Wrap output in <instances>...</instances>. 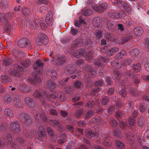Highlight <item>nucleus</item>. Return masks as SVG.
Here are the masks:
<instances>
[{"label": "nucleus", "instance_id": "dca6fc26", "mask_svg": "<svg viewBox=\"0 0 149 149\" xmlns=\"http://www.w3.org/2000/svg\"><path fill=\"white\" fill-rule=\"evenodd\" d=\"M28 43V40L25 38H23L19 41L17 45L19 47L22 48L27 45Z\"/></svg>", "mask_w": 149, "mask_h": 149}, {"label": "nucleus", "instance_id": "f03ea898", "mask_svg": "<svg viewBox=\"0 0 149 149\" xmlns=\"http://www.w3.org/2000/svg\"><path fill=\"white\" fill-rule=\"evenodd\" d=\"M4 136L7 139L9 143H7L5 139L3 137H0V148L1 149L4 148L7 144L10 143L13 141L12 134L6 132L4 135Z\"/></svg>", "mask_w": 149, "mask_h": 149}, {"label": "nucleus", "instance_id": "ddd939ff", "mask_svg": "<svg viewBox=\"0 0 149 149\" xmlns=\"http://www.w3.org/2000/svg\"><path fill=\"white\" fill-rule=\"evenodd\" d=\"M86 136L89 138L90 137L97 138L99 136V134L97 132H93L90 129H88L86 130Z\"/></svg>", "mask_w": 149, "mask_h": 149}, {"label": "nucleus", "instance_id": "a19ab883", "mask_svg": "<svg viewBox=\"0 0 149 149\" xmlns=\"http://www.w3.org/2000/svg\"><path fill=\"white\" fill-rule=\"evenodd\" d=\"M145 120L142 117H140L138 118L137 120V124L138 125L141 127L144 124Z\"/></svg>", "mask_w": 149, "mask_h": 149}, {"label": "nucleus", "instance_id": "f257e3e1", "mask_svg": "<svg viewBox=\"0 0 149 149\" xmlns=\"http://www.w3.org/2000/svg\"><path fill=\"white\" fill-rule=\"evenodd\" d=\"M83 41L82 39L79 38L75 40L74 43L71 45L69 52L76 58L84 56L85 52L83 50L81 49L74 52L77 47H79L83 45Z\"/></svg>", "mask_w": 149, "mask_h": 149}, {"label": "nucleus", "instance_id": "774afa93", "mask_svg": "<svg viewBox=\"0 0 149 149\" xmlns=\"http://www.w3.org/2000/svg\"><path fill=\"white\" fill-rule=\"evenodd\" d=\"M95 104V102L93 101H90L88 102L86 105V106L87 107L91 109L94 106Z\"/></svg>", "mask_w": 149, "mask_h": 149}, {"label": "nucleus", "instance_id": "412c9836", "mask_svg": "<svg viewBox=\"0 0 149 149\" xmlns=\"http://www.w3.org/2000/svg\"><path fill=\"white\" fill-rule=\"evenodd\" d=\"M24 100L26 103L30 107L33 108L34 107L35 103L32 99L29 97H26Z\"/></svg>", "mask_w": 149, "mask_h": 149}, {"label": "nucleus", "instance_id": "f8f14e48", "mask_svg": "<svg viewBox=\"0 0 149 149\" xmlns=\"http://www.w3.org/2000/svg\"><path fill=\"white\" fill-rule=\"evenodd\" d=\"M101 139L104 140L102 143L105 146L109 147L111 145V142L109 138V137L106 134L102 135Z\"/></svg>", "mask_w": 149, "mask_h": 149}, {"label": "nucleus", "instance_id": "bf43d9fd", "mask_svg": "<svg viewBox=\"0 0 149 149\" xmlns=\"http://www.w3.org/2000/svg\"><path fill=\"white\" fill-rule=\"evenodd\" d=\"M132 38V35L131 34L126 35L123 37V40L125 42H126L131 40Z\"/></svg>", "mask_w": 149, "mask_h": 149}, {"label": "nucleus", "instance_id": "0eeeda50", "mask_svg": "<svg viewBox=\"0 0 149 149\" xmlns=\"http://www.w3.org/2000/svg\"><path fill=\"white\" fill-rule=\"evenodd\" d=\"M43 63L42 61L38 59L36 62V64L33 66L34 69L39 74H41L42 72Z\"/></svg>", "mask_w": 149, "mask_h": 149}, {"label": "nucleus", "instance_id": "4468645a", "mask_svg": "<svg viewBox=\"0 0 149 149\" xmlns=\"http://www.w3.org/2000/svg\"><path fill=\"white\" fill-rule=\"evenodd\" d=\"M67 61V57L63 55H58L57 56L56 59V62L58 64L60 65L65 63H66Z\"/></svg>", "mask_w": 149, "mask_h": 149}, {"label": "nucleus", "instance_id": "393cba45", "mask_svg": "<svg viewBox=\"0 0 149 149\" xmlns=\"http://www.w3.org/2000/svg\"><path fill=\"white\" fill-rule=\"evenodd\" d=\"M44 96L46 97L49 101H52V99H54L56 97V95H54L51 93H47L46 91L43 92Z\"/></svg>", "mask_w": 149, "mask_h": 149}, {"label": "nucleus", "instance_id": "a211bd4d", "mask_svg": "<svg viewBox=\"0 0 149 149\" xmlns=\"http://www.w3.org/2000/svg\"><path fill=\"white\" fill-rule=\"evenodd\" d=\"M45 85V88L48 89L51 91H52L53 89L56 88L55 84L51 81L47 82Z\"/></svg>", "mask_w": 149, "mask_h": 149}, {"label": "nucleus", "instance_id": "6e6552de", "mask_svg": "<svg viewBox=\"0 0 149 149\" xmlns=\"http://www.w3.org/2000/svg\"><path fill=\"white\" fill-rule=\"evenodd\" d=\"M76 69L75 65L70 63L67 65L64 68V72L67 75H70L73 73Z\"/></svg>", "mask_w": 149, "mask_h": 149}, {"label": "nucleus", "instance_id": "a18cd8bd", "mask_svg": "<svg viewBox=\"0 0 149 149\" xmlns=\"http://www.w3.org/2000/svg\"><path fill=\"white\" fill-rule=\"evenodd\" d=\"M66 137V136L64 134H61L60 136V139L58 140V143L60 144L63 143L65 141Z\"/></svg>", "mask_w": 149, "mask_h": 149}, {"label": "nucleus", "instance_id": "7c9ffc66", "mask_svg": "<svg viewBox=\"0 0 149 149\" xmlns=\"http://www.w3.org/2000/svg\"><path fill=\"white\" fill-rule=\"evenodd\" d=\"M12 60L9 58H6L2 61L3 65L5 66H9L12 64Z\"/></svg>", "mask_w": 149, "mask_h": 149}, {"label": "nucleus", "instance_id": "69168bd1", "mask_svg": "<svg viewBox=\"0 0 149 149\" xmlns=\"http://www.w3.org/2000/svg\"><path fill=\"white\" fill-rule=\"evenodd\" d=\"M0 6L6 8L8 6L7 0H1L0 2Z\"/></svg>", "mask_w": 149, "mask_h": 149}, {"label": "nucleus", "instance_id": "cd10ccee", "mask_svg": "<svg viewBox=\"0 0 149 149\" xmlns=\"http://www.w3.org/2000/svg\"><path fill=\"white\" fill-rule=\"evenodd\" d=\"M86 22L84 20L82 19L81 16L79 17V20H76L75 21L74 24L76 27H80L81 24H84Z\"/></svg>", "mask_w": 149, "mask_h": 149}, {"label": "nucleus", "instance_id": "864d4df0", "mask_svg": "<svg viewBox=\"0 0 149 149\" xmlns=\"http://www.w3.org/2000/svg\"><path fill=\"white\" fill-rule=\"evenodd\" d=\"M119 48L118 47H113L111 49H110V51L109 52H108V55L111 56L113 55L116 52H117L119 51Z\"/></svg>", "mask_w": 149, "mask_h": 149}, {"label": "nucleus", "instance_id": "39448f33", "mask_svg": "<svg viewBox=\"0 0 149 149\" xmlns=\"http://www.w3.org/2000/svg\"><path fill=\"white\" fill-rule=\"evenodd\" d=\"M9 124L11 130L13 132L17 133L20 131L21 129L20 127L19 123L18 121L10 122Z\"/></svg>", "mask_w": 149, "mask_h": 149}, {"label": "nucleus", "instance_id": "49530a36", "mask_svg": "<svg viewBox=\"0 0 149 149\" xmlns=\"http://www.w3.org/2000/svg\"><path fill=\"white\" fill-rule=\"evenodd\" d=\"M140 74H136V76H135V77L133 78H134V79L133 80L134 83L137 86L138 85V84L140 82Z\"/></svg>", "mask_w": 149, "mask_h": 149}, {"label": "nucleus", "instance_id": "79ce46f5", "mask_svg": "<svg viewBox=\"0 0 149 149\" xmlns=\"http://www.w3.org/2000/svg\"><path fill=\"white\" fill-rule=\"evenodd\" d=\"M124 9L128 13H131V8L130 6L126 2H123V3Z\"/></svg>", "mask_w": 149, "mask_h": 149}, {"label": "nucleus", "instance_id": "e2e57ef3", "mask_svg": "<svg viewBox=\"0 0 149 149\" xmlns=\"http://www.w3.org/2000/svg\"><path fill=\"white\" fill-rule=\"evenodd\" d=\"M12 100V98L10 96L8 95H6L4 97V100L7 103H10Z\"/></svg>", "mask_w": 149, "mask_h": 149}, {"label": "nucleus", "instance_id": "72a5a7b5", "mask_svg": "<svg viewBox=\"0 0 149 149\" xmlns=\"http://www.w3.org/2000/svg\"><path fill=\"white\" fill-rule=\"evenodd\" d=\"M4 113L8 117H13V111L9 108L6 109H5Z\"/></svg>", "mask_w": 149, "mask_h": 149}, {"label": "nucleus", "instance_id": "8fccbe9b", "mask_svg": "<svg viewBox=\"0 0 149 149\" xmlns=\"http://www.w3.org/2000/svg\"><path fill=\"white\" fill-rule=\"evenodd\" d=\"M11 27L10 23L8 22H6L4 30L8 33H9L10 31Z\"/></svg>", "mask_w": 149, "mask_h": 149}, {"label": "nucleus", "instance_id": "9b49d317", "mask_svg": "<svg viewBox=\"0 0 149 149\" xmlns=\"http://www.w3.org/2000/svg\"><path fill=\"white\" fill-rule=\"evenodd\" d=\"M136 74L131 70H126L124 72L123 75L125 78L128 79L134 77Z\"/></svg>", "mask_w": 149, "mask_h": 149}, {"label": "nucleus", "instance_id": "c9c22d12", "mask_svg": "<svg viewBox=\"0 0 149 149\" xmlns=\"http://www.w3.org/2000/svg\"><path fill=\"white\" fill-rule=\"evenodd\" d=\"M103 34V32L100 30L96 31L94 33V36L97 39L102 38Z\"/></svg>", "mask_w": 149, "mask_h": 149}, {"label": "nucleus", "instance_id": "09e8293b", "mask_svg": "<svg viewBox=\"0 0 149 149\" xmlns=\"http://www.w3.org/2000/svg\"><path fill=\"white\" fill-rule=\"evenodd\" d=\"M94 114V112L92 110L88 111L86 114L85 118L86 119H88L92 117Z\"/></svg>", "mask_w": 149, "mask_h": 149}, {"label": "nucleus", "instance_id": "0e129e2a", "mask_svg": "<svg viewBox=\"0 0 149 149\" xmlns=\"http://www.w3.org/2000/svg\"><path fill=\"white\" fill-rule=\"evenodd\" d=\"M38 116H39V117L41 119H42L43 121L46 122L47 121V118L46 117V115L43 112H42L41 113L40 115Z\"/></svg>", "mask_w": 149, "mask_h": 149}, {"label": "nucleus", "instance_id": "052dcab7", "mask_svg": "<svg viewBox=\"0 0 149 149\" xmlns=\"http://www.w3.org/2000/svg\"><path fill=\"white\" fill-rule=\"evenodd\" d=\"M83 110L81 109H79L78 111L74 113L75 116L77 118L80 117L82 114Z\"/></svg>", "mask_w": 149, "mask_h": 149}, {"label": "nucleus", "instance_id": "2f4dec72", "mask_svg": "<svg viewBox=\"0 0 149 149\" xmlns=\"http://www.w3.org/2000/svg\"><path fill=\"white\" fill-rule=\"evenodd\" d=\"M21 11L22 13L26 17H29V16L30 15V11L28 8H22Z\"/></svg>", "mask_w": 149, "mask_h": 149}, {"label": "nucleus", "instance_id": "603ef678", "mask_svg": "<svg viewBox=\"0 0 149 149\" xmlns=\"http://www.w3.org/2000/svg\"><path fill=\"white\" fill-rule=\"evenodd\" d=\"M124 116V112L120 111H118L115 114V116L118 119L121 118Z\"/></svg>", "mask_w": 149, "mask_h": 149}, {"label": "nucleus", "instance_id": "5fc2aeb1", "mask_svg": "<svg viewBox=\"0 0 149 149\" xmlns=\"http://www.w3.org/2000/svg\"><path fill=\"white\" fill-rule=\"evenodd\" d=\"M104 82L102 79H100L96 81L95 84V85L98 87H100L104 84Z\"/></svg>", "mask_w": 149, "mask_h": 149}, {"label": "nucleus", "instance_id": "a878e982", "mask_svg": "<svg viewBox=\"0 0 149 149\" xmlns=\"http://www.w3.org/2000/svg\"><path fill=\"white\" fill-rule=\"evenodd\" d=\"M105 38L108 41H113L115 39V35L114 34L110 33H106Z\"/></svg>", "mask_w": 149, "mask_h": 149}, {"label": "nucleus", "instance_id": "aec40b11", "mask_svg": "<svg viewBox=\"0 0 149 149\" xmlns=\"http://www.w3.org/2000/svg\"><path fill=\"white\" fill-rule=\"evenodd\" d=\"M127 141L131 144L133 145L134 140L133 134L131 132H128L127 134Z\"/></svg>", "mask_w": 149, "mask_h": 149}, {"label": "nucleus", "instance_id": "4c0bfd02", "mask_svg": "<svg viewBox=\"0 0 149 149\" xmlns=\"http://www.w3.org/2000/svg\"><path fill=\"white\" fill-rule=\"evenodd\" d=\"M130 93L132 96H139L140 95V94L137 90L133 88H132L130 90Z\"/></svg>", "mask_w": 149, "mask_h": 149}, {"label": "nucleus", "instance_id": "37998d69", "mask_svg": "<svg viewBox=\"0 0 149 149\" xmlns=\"http://www.w3.org/2000/svg\"><path fill=\"white\" fill-rule=\"evenodd\" d=\"M21 63L23 66L27 67L30 65L31 61L28 59H25L21 62Z\"/></svg>", "mask_w": 149, "mask_h": 149}, {"label": "nucleus", "instance_id": "4d7b16f0", "mask_svg": "<svg viewBox=\"0 0 149 149\" xmlns=\"http://www.w3.org/2000/svg\"><path fill=\"white\" fill-rule=\"evenodd\" d=\"M139 111L141 112H144L146 109L145 104L143 103H140L139 105Z\"/></svg>", "mask_w": 149, "mask_h": 149}, {"label": "nucleus", "instance_id": "9d476101", "mask_svg": "<svg viewBox=\"0 0 149 149\" xmlns=\"http://www.w3.org/2000/svg\"><path fill=\"white\" fill-rule=\"evenodd\" d=\"M108 7V5L104 3L99 5L98 6H93V8L95 11L102 13L105 11Z\"/></svg>", "mask_w": 149, "mask_h": 149}, {"label": "nucleus", "instance_id": "3c124183", "mask_svg": "<svg viewBox=\"0 0 149 149\" xmlns=\"http://www.w3.org/2000/svg\"><path fill=\"white\" fill-rule=\"evenodd\" d=\"M39 132L40 135L42 137L44 138L45 137V130L44 128L42 126L39 127Z\"/></svg>", "mask_w": 149, "mask_h": 149}, {"label": "nucleus", "instance_id": "20e7f679", "mask_svg": "<svg viewBox=\"0 0 149 149\" xmlns=\"http://www.w3.org/2000/svg\"><path fill=\"white\" fill-rule=\"evenodd\" d=\"M15 68L16 67L17 70L20 71H17V70L15 69L14 70H10L8 71V73L12 76H17L19 77L21 76V74L20 72L22 71L23 68L19 66L17 64L14 65Z\"/></svg>", "mask_w": 149, "mask_h": 149}, {"label": "nucleus", "instance_id": "4be33fe9", "mask_svg": "<svg viewBox=\"0 0 149 149\" xmlns=\"http://www.w3.org/2000/svg\"><path fill=\"white\" fill-rule=\"evenodd\" d=\"M136 123L135 119L133 118L132 117H129L126 121V124L128 126H133Z\"/></svg>", "mask_w": 149, "mask_h": 149}, {"label": "nucleus", "instance_id": "f704fd0d", "mask_svg": "<svg viewBox=\"0 0 149 149\" xmlns=\"http://www.w3.org/2000/svg\"><path fill=\"white\" fill-rule=\"evenodd\" d=\"M50 123L51 125L54 127H57L59 128H61V125L56 120H52Z\"/></svg>", "mask_w": 149, "mask_h": 149}, {"label": "nucleus", "instance_id": "338daca9", "mask_svg": "<svg viewBox=\"0 0 149 149\" xmlns=\"http://www.w3.org/2000/svg\"><path fill=\"white\" fill-rule=\"evenodd\" d=\"M110 124L113 127H116L118 125L117 122L114 118H112L110 119Z\"/></svg>", "mask_w": 149, "mask_h": 149}, {"label": "nucleus", "instance_id": "1a4fd4ad", "mask_svg": "<svg viewBox=\"0 0 149 149\" xmlns=\"http://www.w3.org/2000/svg\"><path fill=\"white\" fill-rule=\"evenodd\" d=\"M30 81L33 85H35L37 83L38 85L41 82V79L38 75L34 72L32 73Z\"/></svg>", "mask_w": 149, "mask_h": 149}, {"label": "nucleus", "instance_id": "7ed1b4c3", "mask_svg": "<svg viewBox=\"0 0 149 149\" xmlns=\"http://www.w3.org/2000/svg\"><path fill=\"white\" fill-rule=\"evenodd\" d=\"M40 37L36 38L35 39V42L38 45L40 46L42 44H47L48 42L47 36L45 35L39 33Z\"/></svg>", "mask_w": 149, "mask_h": 149}, {"label": "nucleus", "instance_id": "c85d7f7f", "mask_svg": "<svg viewBox=\"0 0 149 149\" xmlns=\"http://www.w3.org/2000/svg\"><path fill=\"white\" fill-rule=\"evenodd\" d=\"M143 32L142 29L141 27H137L134 29V33L137 36H141Z\"/></svg>", "mask_w": 149, "mask_h": 149}, {"label": "nucleus", "instance_id": "de8ad7c7", "mask_svg": "<svg viewBox=\"0 0 149 149\" xmlns=\"http://www.w3.org/2000/svg\"><path fill=\"white\" fill-rule=\"evenodd\" d=\"M139 51L137 49H134L131 50V55L134 58L136 57L139 54Z\"/></svg>", "mask_w": 149, "mask_h": 149}, {"label": "nucleus", "instance_id": "5701e85b", "mask_svg": "<svg viewBox=\"0 0 149 149\" xmlns=\"http://www.w3.org/2000/svg\"><path fill=\"white\" fill-rule=\"evenodd\" d=\"M56 98L60 101H63L65 100V95L64 93L62 92L58 91L56 94Z\"/></svg>", "mask_w": 149, "mask_h": 149}, {"label": "nucleus", "instance_id": "473e14b6", "mask_svg": "<svg viewBox=\"0 0 149 149\" xmlns=\"http://www.w3.org/2000/svg\"><path fill=\"white\" fill-rule=\"evenodd\" d=\"M83 82L82 81H76L74 84V86L77 88H79L83 86Z\"/></svg>", "mask_w": 149, "mask_h": 149}, {"label": "nucleus", "instance_id": "ea45409f", "mask_svg": "<svg viewBox=\"0 0 149 149\" xmlns=\"http://www.w3.org/2000/svg\"><path fill=\"white\" fill-rule=\"evenodd\" d=\"M107 26L109 30L112 31L114 30V27L113 26V22L111 21H109L107 22Z\"/></svg>", "mask_w": 149, "mask_h": 149}, {"label": "nucleus", "instance_id": "680f3d73", "mask_svg": "<svg viewBox=\"0 0 149 149\" xmlns=\"http://www.w3.org/2000/svg\"><path fill=\"white\" fill-rule=\"evenodd\" d=\"M17 141L22 146L24 147L25 146L26 142L22 138L18 137L17 139Z\"/></svg>", "mask_w": 149, "mask_h": 149}, {"label": "nucleus", "instance_id": "423d86ee", "mask_svg": "<svg viewBox=\"0 0 149 149\" xmlns=\"http://www.w3.org/2000/svg\"><path fill=\"white\" fill-rule=\"evenodd\" d=\"M19 118L22 123L26 125H29L32 122L31 117L27 114H20Z\"/></svg>", "mask_w": 149, "mask_h": 149}, {"label": "nucleus", "instance_id": "6ab92c4d", "mask_svg": "<svg viewBox=\"0 0 149 149\" xmlns=\"http://www.w3.org/2000/svg\"><path fill=\"white\" fill-rule=\"evenodd\" d=\"M102 21V19L100 17H95L93 20V24L95 26L99 27Z\"/></svg>", "mask_w": 149, "mask_h": 149}, {"label": "nucleus", "instance_id": "c756f323", "mask_svg": "<svg viewBox=\"0 0 149 149\" xmlns=\"http://www.w3.org/2000/svg\"><path fill=\"white\" fill-rule=\"evenodd\" d=\"M125 15L126 13L123 12L119 11L116 10L115 11L114 16H115V18H114L119 19L120 18L122 17H123V16H124Z\"/></svg>", "mask_w": 149, "mask_h": 149}, {"label": "nucleus", "instance_id": "bb28decb", "mask_svg": "<svg viewBox=\"0 0 149 149\" xmlns=\"http://www.w3.org/2000/svg\"><path fill=\"white\" fill-rule=\"evenodd\" d=\"M127 54L126 51L125 50H122L118 53L115 56V58L117 59H120L126 55Z\"/></svg>", "mask_w": 149, "mask_h": 149}, {"label": "nucleus", "instance_id": "2eb2a0df", "mask_svg": "<svg viewBox=\"0 0 149 149\" xmlns=\"http://www.w3.org/2000/svg\"><path fill=\"white\" fill-rule=\"evenodd\" d=\"M84 69L87 71L88 74L92 77H94L96 74V72L95 70L89 66L86 65L84 66Z\"/></svg>", "mask_w": 149, "mask_h": 149}, {"label": "nucleus", "instance_id": "13d9d810", "mask_svg": "<svg viewBox=\"0 0 149 149\" xmlns=\"http://www.w3.org/2000/svg\"><path fill=\"white\" fill-rule=\"evenodd\" d=\"M48 10V7L47 6H43L40 9V12L42 13L45 14Z\"/></svg>", "mask_w": 149, "mask_h": 149}, {"label": "nucleus", "instance_id": "58836bf2", "mask_svg": "<svg viewBox=\"0 0 149 149\" xmlns=\"http://www.w3.org/2000/svg\"><path fill=\"white\" fill-rule=\"evenodd\" d=\"M116 147L118 149H124L125 145L124 143L119 141L117 140L116 142Z\"/></svg>", "mask_w": 149, "mask_h": 149}, {"label": "nucleus", "instance_id": "f3484780", "mask_svg": "<svg viewBox=\"0 0 149 149\" xmlns=\"http://www.w3.org/2000/svg\"><path fill=\"white\" fill-rule=\"evenodd\" d=\"M19 90L22 93H28L31 91V88L25 84H22L20 86Z\"/></svg>", "mask_w": 149, "mask_h": 149}, {"label": "nucleus", "instance_id": "c03bdc74", "mask_svg": "<svg viewBox=\"0 0 149 149\" xmlns=\"http://www.w3.org/2000/svg\"><path fill=\"white\" fill-rule=\"evenodd\" d=\"M1 80L2 82L6 84L10 80L7 75H4L1 76Z\"/></svg>", "mask_w": 149, "mask_h": 149}, {"label": "nucleus", "instance_id": "6e6d98bb", "mask_svg": "<svg viewBox=\"0 0 149 149\" xmlns=\"http://www.w3.org/2000/svg\"><path fill=\"white\" fill-rule=\"evenodd\" d=\"M53 15L51 11H49L47 15L45 18V21L53 20Z\"/></svg>", "mask_w": 149, "mask_h": 149}, {"label": "nucleus", "instance_id": "b1692460", "mask_svg": "<svg viewBox=\"0 0 149 149\" xmlns=\"http://www.w3.org/2000/svg\"><path fill=\"white\" fill-rule=\"evenodd\" d=\"M132 68L135 72H140L141 69V66L139 63L133 64L132 66Z\"/></svg>", "mask_w": 149, "mask_h": 149}, {"label": "nucleus", "instance_id": "e433bc0d", "mask_svg": "<svg viewBox=\"0 0 149 149\" xmlns=\"http://www.w3.org/2000/svg\"><path fill=\"white\" fill-rule=\"evenodd\" d=\"M13 104L16 107L19 108L22 107L23 106L22 101L19 99H15L13 102Z\"/></svg>", "mask_w": 149, "mask_h": 149}]
</instances>
